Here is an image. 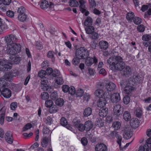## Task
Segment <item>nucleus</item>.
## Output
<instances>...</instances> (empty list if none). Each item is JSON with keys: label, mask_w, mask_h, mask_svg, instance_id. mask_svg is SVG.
<instances>
[{"label": "nucleus", "mask_w": 151, "mask_h": 151, "mask_svg": "<svg viewBox=\"0 0 151 151\" xmlns=\"http://www.w3.org/2000/svg\"><path fill=\"white\" fill-rule=\"evenodd\" d=\"M75 55L80 58L84 59L88 56L89 53L87 49L84 47H81L76 49Z\"/></svg>", "instance_id": "obj_1"}, {"label": "nucleus", "mask_w": 151, "mask_h": 151, "mask_svg": "<svg viewBox=\"0 0 151 151\" xmlns=\"http://www.w3.org/2000/svg\"><path fill=\"white\" fill-rule=\"evenodd\" d=\"M123 61V59L120 56H117L113 57H110L107 60L108 63L114 67L116 64H118Z\"/></svg>", "instance_id": "obj_2"}, {"label": "nucleus", "mask_w": 151, "mask_h": 151, "mask_svg": "<svg viewBox=\"0 0 151 151\" xmlns=\"http://www.w3.org/2000/svg\"><path fill=\"white\" fill-rule=\"evenodd\" d=\"M5 40L7 45H12L17 42V38L15 36L11 34L5 36Z\"/></svg>", "instance_id": "obj_3"}, {"label": "nucleus", "mask_w": 151, "mask_h": 151, "mask_svg": "<svg viewBox=\"0 0 151 151\" xmlns=\"http://www.w3.org/2000/svg\"><path fill=\"white\" fill-rule=\"evenodd\" d=\"M133 135V132L131 131V128L129 127H127L125 128L123 134V136L126 139H129Z\"/></svg>", "instance_id": "obj_4"}, {"label": "nucleus", "mask_w": 151, "mask_h": 151, "mask_svg": "<svg viewBox=\"0 0 151 151\" xmlns=\"http://www.w3.org/2000/svg\"><path fill=\"white\" fill-rule=\"evenodd\" d=\"M11 67L6 63L4 60H0V70L2 71H6L8 69H10Z\"/></svg>", "instance_id": "obj_5"}, {"label": "nucleus", "mask_w": 151, "mask_h": 151, "mask_svg": "<svg viewBox=\"0 0 151 151\" xmlns=\"http://www.w3.org/2000/svg\"><path fill=\"white\" fill-rule=\"evenodd\" d=\"M113 111L114 114L117 116H119L122 114L123 111V108L121 105L118 104L114 106Z\"/></svg>", "instance_id": "obj_6"}, {"label": "nucleus", "mask_w": 151, "mask_h": 151, "mask_svg": "<svg viewBox=\"0 0 151 151\" xmlns=\"http://www.w3.org/2000/svg\"><path fill=\"white\" fill-rule=\"evenodd\" d=\"M9 61L11 64H17L20 61V58L16 55H11L10 57Z\"/></svg>", "instance_id": "obj_7"}, {"label": "nucleus", "mask_w": 151, "mask_h": 151, "mask_svg": "<svg viewBox=\"0 0 151 151\" xmlns=\"http://www.w3.org/2000/svg\"><path fill=\"white\" fill-rule=\"evenodd\" d=\"M97 62V59L95 56L93 57H88L86 59L85 64L87 66L91 65L93 63H96Z\"/></svg>", "instance_id": "obj_8"}, {"label": "nucleus", "mask_w": 151, "mask_h": 151, "mask_svg": "<svg viewBox=\"0 0 151 151\" xmlns=\"http://www.w3.org/2000/svg\"><path fill=\"white\" fill-rule=\"evenodd\" d=\"M111 100L113 103H117L120 100V97L119 93H115L111 95L110 96Z\"/></svg>", "instance_id": "obj_9"}, {"label": "nucleus", "mask_w": 151, "mask_h": 151, "mask_svg": "<svg viewBox=\"0 0 151 151\" xmlns=\"http://www.w3.org/2000/svg\"><path fill=\"white\" fill-rule=\"evenodd\" d=\"M96 151H107V146L104 143L97 144L95 147Z\"/></svg>", "instance_id": "obj_10"}, {"label": "nucleus", "mask_w": 151, "mask_h": 151, "mask_svg": "<svg viewBox=\"0 0 151 151\" xmlns=\"http://www.w3.org/2000/svg\"><path fill=\"white\" fill-rule=\"evenodd\" d=\"M146 143L144 145L142 150L143 151H151V138H148L146 141Z\"/></svg>", "instance_id": "obj_11"}, {"label": "nucleus", "mask_w": 151, "mask_h": 151, "mask_svg": "<svg viewBox=\"0 0 151 151\" xmlns=\"http://www.w3.org/2000/svg\"><path fill=\"white\" fill-rule=\"evenodd\" d=\"M139 122L138 119L133 118L130 120V124L131 126L133 128H136L139 126Z\"/></svg>", "instance_id": "obj_12"}, {"label": "nucleus", "mask_w": 151, "mask_h": 151, "mask_svg": "<svg viewBox=\"0 0 151 151\" xmlns=\"http://www.w3.org/2000/svg\"><path fill=\"white\" fill-rule=\"evenodd\" d=\"M4 97L9 98L11 97V91L9 89L6 87L4 90H2V91L0 93Z\"/></svg>", "instance_id": "obj_13"}, {"label": "nucleus", "mask_w": 151, "mask_h": 151, "mask_svg": "<svg viewBox=\"0 0 151 151\" xmlns=\"http://www.w3.org/2000/svg\"><path fill=\"white\" fill-rule=\"evenodd\" d=\"M48 83V81L47 80L46 77L42 78L41 80V84L42 86H41V88L44 91L48 90L49 87L47 86V84Z\"/></svg>", "instance_id": "obj_14"}, {"label": "nucleus", "mask_w": 151, "mask_h": 151, "mask_svg": "<svg viewBox=\"0 0 151 151\" xmlns=\"http://www.w3.org/2000/svg\"><path fill=\"white\" fill-rule=\"evenodd\" d=\"M4 137L6 141L9 144H12L13 142V138L10 131H8L5 134Z\"/></svg>", "instance_id": "obj_15"}, {"label": "nucleus", "mask_w": 151, "mask_h": 151, "mask_svg": "<svg viewBox=\"0 0 151 151\" xmlns=\"http://www.w3.org/2000/svg\"><path fill=\"white\" fill-rule=\"evenodd\" d=\"M6 52L11 55H15L17 53L16 50H15L12 45H7Z\"/></svg>", "instance_id": "obj_16"}, {"label": "nucleus", "mask_w": 151, "mask_h": 151, "mask_svg": "<svg viewBox=\"0 0 151 151\" xmlns=\"http://www.w3.org/2000/svg\"><path fill=\"white\" fill-rule=\"evenodd\" d=\"M116 88L115 84L112 82L107 83L106 85V89L108 91H111L114 90Z\"/></svg>", "instance_id": "obj_17"}, {"label": "nucleus", "mask_w": 151, "mask_h": 151, "mask_svg": "<svg viewBox=\"0 0 151 151\" xmlns=\"http://www.w3.org/2000/svg\"><path fill=\"white\" fill-rule=\"evenodd\" d=\"M106 97L100 98L97 103L98 106L102 108L104 106L106 103Z\"/></svg>", "instance_id": "obj_18"}, {"label": "nucleus", "mask_w": 151, "mask_h": 151, "mask_svg": "<svg viewBox=\"0 0 151 151\" xmlns=\"http://www.w3.org/2000/svg\"><path fill=\"white\" fill-rule=\"evenodd\" d=\"M99 48L101 50H105L107 49L108 47V43L106 41H101L99 42Z\"/></svg>", "instance_id": "obj_19"}, {"label": "nucleus", "mask_w": 151, "mask_h": 151, "mask_svg": "<svg viewBox=\"0 0 151 151\" xmlns=\"http://www.w3.org/2000/svg\"><path fill=\"white\" fill-rule=\"evenodd\" d=\"M125 66V64L123 61L119 63L118 64H117L114 65V69L117 70H122Z\"/></svg>", "instance_id": "obj_20"}, {"label": "nucleus", "mask_w": 151, "mask_h": 151, "mask_svg": "<svg viewBox=\"0 0 151 151\" xmlns=\"http://www.w3.org/2000/svg\"><path fill=\"white\" fill-rule=\"evenodd\" d=\"M122 73L124 75L128 76L131 74V70L129 66H125V67L122 70Z\"/></svg>", "instance_id": "obj_21"}, {"label": "nucleus", "mask_w": 151, "mask_h": 151, "mask_svg": "<svg viewBox=\"0 0 151 151\" xmlns=\"http://www.w3.org/2000/svg\"><path fill=\"white\" fill-rule=\"evenodd\" d=\"M95 95L96 96L99 98H104L106 97V98H107V97L106 96H105V92L102 90H98L95 91Z\"/></svg>", "instance_id": "obj_22"}, {"label": "nucleus", "mask_w": 151, "mask_h": 151, "mask_svg": "<svg viewBox=\"0 0 151 151\" xmlns=\"http://www.w3.org/2000/svg\"><path fill=\"white\" fill-rule=\"evenodd\" d=\"M5 112V110L4 108H2L0 111V123L1 125L4 124Z\"/></svg>", "instance_id": "obj_23"}, {"label": "nucleus", "mask_w": 151, "mask_h": 151, "mask_svg": "<svg viewBox=\"0 0 151 151\" xmlns=\"http://www.w3.org/2000/svg\"><path fill=\"white\" fill-rule=\"evenodd\" d=\"M85 130L88 131L90 130L93 127V123L91 121H86L84 125Z\"/></svg>", "instance_id": "obj_24"}, {"label": "nucleus", "mask_w": 151, "mask_h": 151, "mask_svg": "<svg viewBox=\"0 0 151 151\" xmlns=\"http://www.w3.org/2000/svg\"><path fill=\"white\" fill-rule=\"evenodd\" d=\"M132 86L127 83L126 86L125 87L124 91L127 94H129L134 90V88Z\"/></svg>", "instance_id": "obj_25"}, {"label": "nucleus", "mask_w": 151, "mask_h": 151, "mask_svg": "<svg viewBox=\"0 0 151 151\" xmlns=\"http://www.w3.org/2000/svg\"><path fill=\"white\" fill-rule=\"evenodd\" d=\"M108 112V110L107 108L105 109L101 108L100 109L99 115L100 116L103 118L107 115Z\"/></svg>", "instance_id": "obj_26"}, {"label": "nucleus", "mask_w": 151, "mask_h": 151, "mask_svg": "<svg viewBox=\"0 0 151 151\" xmlns=\"http://www.w3.org/2000/svg\"><path fill=\"white\" fill-rule=\"evenodd\" d=\"M93 23V19L90 17H88L86 19L84 24L86 27L91 26Z\"/></svg>", "instance_id": "obj_27"}, {"label": "nucleus", "mask_w": 151, "mask_h": 151, "mask_svg": "<svg viewBox=\"0 0 151 151\" xmlns=\"http://www.w3.org/2000/svg\"><path fill=\"white\" fill-rule=\"evenodd\" d=\"M85 30L86 32L88 34H92L95 31V28L92 25L87 26L85 28Z\"/></svg>", "instance_id": "obj_28"}, {"label": "nucleus", "mask_w": 151, "mask_h": 151, "mask_svg": "<svg viewBox=\"0 0 151 151\" xmlns=\"http://www.w3.org/2000/svg\"><path fill=\"white\" fill-rule=\"evenodd\" d=\"M92 109L90 107H87L86 108L83 112V115L87 117L90 116L91 114Z\"/></svg>", "instance_id": "obj_29"}, {"label": "nucleus", "mask_w": 151, "mask_h": 151, "mask_svg": "<svg viewBox=\"0 0 151 151\" xmlns=\"http://www.w3.org/2000/svg\"><path fill=\"white\" fill-rule=\"evenodd\" d=\"M48 142V138L46 137H43L42 139L41 144L42 146L45 147L47 146Z\"/></svg>", "instance_id": "obj_30"}, {"label": "nucleus", "mask_w": 151, "mask_h": 151, "mask_svg": "<svg viewBox=\"0 0 151 151\" xmlns=\"http://www.w3.org/2000/svg\"><path fill=\"white\" fill-rule=\"evenodd\" d=\"M123 117L124 120L126 121H129L131 118L130 113L127 111H124L123 114Z\"/></svg>", "instance_id": "obj_31"}, {"label": "nucleus", "mask_w": 151, "mask_h": 151, "mask_svg": "<svg viewBox=\"0 0 151 151\" xmlns=\"http://www.w3.org/2000/svg\"><path fill=\"white\" fill-rule=\"evenodd\" d=\"M135 116L139 118L142 116V109L140 107H137L134 112Z\"/></svg>", "instance_id": "obj_32"}, {"label": "nucleus", "mask_w": 151, "mask_h": 151, "mask_svg": "<svg viewBox=\"0 0 151 151\" xmlns=\"http://www.w3.org/2000/svg\"><path fill=\"white\" fill-rule=\"evenodd\" d=\"M79 2L80 4L79 6L80 11L83 13L85 11V6L84 4L86 2L83 0H81L79 1Z\"/></svg>", "instance_id": "obj_33"}, {"label": "nucleus", "mask_w": 151, "mask_h": 151, "mask_svg": "<svg viewBox=\"0 0 151 151\" xmlns=\"http://www.w3.org/2000/svg\"><path fill=\"white\" fill-rule=\"evenodd\" d=\"M7 29V25L5 23H3L2 20L0 17V31H3Z\"/></svg>", "instance_id": "obj_34"}, {"label": "nucleus", "mask_w": 151, "mask_h": 151, "mask_svg": "<svg viewBox=\"0 0 151 151\" xmlns=\"http://www.w3.org/2000/svg\"><path fill=\"white\" fill-rule=\"evenodd\" d=\"M49 6L48 2L45 0H43L40 4V7L43 9H45Z\"/></svg>", "instance_id": "obj_35"}, {"label": "nucleus", "mask_w": 151, "mask_h": 151, "mask_svg": "<svg viewBox=\"0 0 151 151\" xmlns=\"http://www.w3.org/2000/svg\"><path fill=\"white\" fill-rule=\"evenodd\" d=\"M121 126V123L118 121L114 122L112 125V127L116 130L119 129Z\"/></svg>", "instance_id": "obj_36"}, {"label": "nucleus", "mask_w": 151, "mask_h": 151, "mask_svg": "<svg viewBox=\"0 0 151 151\" xmlns=\"http://www.w3.org/2000/svg\"><path fill=\"white\" fill-rule=\"evenodd\" d=\"M14 48L16 50V53L20 52L21 50V47L20 45L19 44L16 43H14L12 44Z\"/></svg>", "instance_id": "obj_37"}, {"label": "nucleus", "mask_w": 151, "mask_h": 151, "mask_svg": "<svg viewBox=\"0 0 151 151\" xmlns=\"http://www.w3.org/2000/svg\"><path fill=\"white\" fill-rule=\"evenodd\" d=\"M18 19L22 22L26 21L27 18V15L25 14H19L18 16Z\"/></svg>", "instance_id": "obj_38"}, {"label": "nucleus", "mask_w": 151, "mask_h": 151, "mask_svg": "<svg viewBox=\"0 0 151 151\" xmlns=\"http://www.w3.org/2000/svg\"><path fill=\"white\" fill-rule=\"evenodd\" d=\"M134 17V13L132 12H130L127 13L126 18L128 20L132 21Z\"/></svg>", "instance_id": "obj_39"}, {"label": "nucleus", "mask_w": 151, "mask_h": 151, "mask_svg": "<svg viewBox=\"0 0 151 151\" xmlns=\"http://www.w3.org/2000/svg\"><path fill=\"white\" fill-rule=\"evenodd\" d=\"M58 110V108L56 105H52L50 108L49 111L50 113H52L56 112Z\"/></svg>", "instance_id": "obj_40"}, {"label": "nucleus", "mask_w": 151, "mask_h": 151, "mask_svg": "<svg viewBox=\"0 0 151 151\" xmlns=\"http://www.w3.org/2000/svg\"><path fill=\"white\" fill-rule=\"evenodd\" d=\"M55 103L57 106H62L64 104V101L62 99L60 98L58 99L55 101Z\"/></svg>", "instance_id": "obj_41"}, {"label": "nucleus", "mask_w": 151, "mask_h": 151, "mask_svg": "<svg viewBox=\"0 0 151 151\" xmlns=\"http://www.w3.org/2000/svg\"><path fill=\"white\" fill-rule=\"evenodd\" d=\"M47 57L52 59V62H54L55 60V58L53 52L51 51H49L47 53Z\"/></svg>", "instance_id": "obj_42"}, {"label": "nucleus", "mask_w": 151, "mask_h": 151, "mask_svg": "<svg viewBox=\"0 0 151 151\" xmlns=\"http://www.w3.org/2000/svg\"><path fill=\"white\" fill-rule=\"evenodd\" d=\"M69 5L71 6H78L79 5V4L78 1L75 0H70L69 2Z\"/></svg>", "instance_id": "obj_43"}, {"label": "nucleus", "mask_w": 151, "mask_h": 151, "mask_svg": "<svg viewBox=\"0 0 151 151\" xmlns=\"http://www.w3.org/2000/svg\"><path fill=\"white\" fill-rule=\"evenodd\" d=\"M60 124L62 125L63 126H67V128L68 129H70V127H67V120L65 118L62 117L61 118L60 120Z\"/></svg>", "instance_id": "obj_44"}, {"label": "nucleus", "mask_w": 151, "mask_h": 151, "mask_svg": "<svg viewBox=\"0 0 151 151\" xmlns=\"http://www.w3.org/2000/svg\"><path fill=\"white\" fill-rule=\"evenodd\" d=\"M73 125L75 128H76L81 123V121H80L79 119H78L77 118H75L73 119Z\"/></svg>", "instance_id": "obj_45"}, {"label": "nucleus", "mask_w": 151, "mask_h": 151, "mask_svg": "<svg viewBox=\"0 0 151 151\" xmlns=\"http://www.w3.org/2000/svg\"><path fill=\"white\" fill-rule=\"evenodd\" d=\"M41 97L43 100H46L49 98V95L46 92H44L41 93Z\"/></svg>", "instance_id": "obj_46"}, {"label": "nucleus", "mask_w": 151, "mask_h": 151, "mask_svg": "<svg viewBox=\"0 0 151 151\" xmlns=\"http://www.w3.org/2000/svg\"><path fill=\"white\" fill-rule=\"evenodd\" d=\"M133 76L134 79V82H135V83H134L135 85L138 84L141 82V79L140 77L136 75H134Z\"/></svg>", "instance_id": "obj_47"}, {"label": "nucleus", "mask_w": 151, "mask_h": 151, "mask_svg": "<svg viewBox=\"0 0 151 151\" xmlns=\"http://www.w3.org/2000/svg\"><path fill=\"white\" fill-rule=\"evenodd\" d=\"M84 91L82 89H78L76 92V95L77 97H81L83 95Z\"/></svg>", "instance_id": "obj_48"}, {"label": "nucleus", "mask_w": 151, "mask_h": 151, "mask_svg": "<svg viewBox=\"0 0 151 151\" xmlns=\"http://www.w3.org/2000/svg\"><path fill=\"white\" fill-rule=\"evenodd\" d=\"M116 138L117 139V143L119 144L120 147V150H123V148L121 147V140H122V137L120 135H119H119H117V136L116 137Z\"/></svg>", "instance_id": "obj_49"}, {"label": "nucleus", "mask_w": 151, "mask_h": 151, "mask_svg": "<svg viewBox=\"0 0 151 151\" xmlns=\"http://www.w3.org/2000/svg\"><path fill=\"white\" fill-rule=\"evenodd\" d=\"M38 76L41 78H43L46 76V72L45 70H42L38 72Z\"/></svg>", "instance_id": "obj_50"}, {"label": "nucleus", "mask_w": 151, "mask_h": 151, "mask_svg": "<svg viewBox=\"0 0 151 151\" xmlns=\"http://www.w3.org/2000/svg\"><path fill=\"white\" fill-rule=\"evenodd\" d=\"M81 59H82L80 58L78 56H76V58H74L73 60V64L75 65L78 64L80 62V60Z\"/></svg>", "instance_id": "obj_51"}, {"label": "nucleus", "mask_w": 151, "mask_h": 151, "mask_svg": "<svg viewBox=\"0 0 151 151\" xmlns=\"http://www.w3.org/2000/svg\"><path fill=\"white\" fill-rule=\"evenodd\" d=\"M53 102L52 100H48L46 101L45 103V105L47 107L50 108L53 105Z\"/></svg>", "instance_id": "obj_52"}, {"label": "nucleus", "mask_w": 151, "mask_h": 151, "mask_svg": "<svg viewBox=\"0 0 151 151\" xmlns=\"http://www.w3.org/2000/svg\"><path fill=\"white\" fill-rule=\"evenodd\" d=\"M151 39V36L149 35H145L142 36V40L148 41Z\"/></svg>", "instance_id": "obj_53"}, {"label": "nucleus", "mask_w": 151, "mask_h": 151, "mask_svg": "<svg viewBox=\"0 0 151 151\" xmlns=\"http://www.w3.org/2000/svg\"><path fill=\"white\" fill-rule=\"evenodd\" d=\"M81 132H83L85 130L84 125L82 124H80L76 128Z\"/></svg>", "instance_id": "obj_54"}, {"label": "nucleus", "mask_w": 151, "mask_h": 151, "mask_svg": "<svg viewBox=\"0 0 151 151\" xmlns=\"http://www.w3.org/2000/svg\"><path fill=\"white\" fill-rule=\"evenodd\" d=\"M25 8L22 6H21L20 7L18 8L17 12L19 14H25Z\"/></svg>", "instance_id": "obj_55"}, {"label": "nucleus", "mask_w": 151, "mask_h": 151, "mask_svg": "<svg viewBox=\"0 0 151 151\" xmlns=\"http://www.w3.org/2000/svg\"><path fill=\"white\" fill-rule=\"evenodd\" d=\"M130 100V97L129 96H125L123 99L124 103L126 104H128Z\"/></svg>", "instance_id": "obj_56"}, {"label": "nucleus", "mask_w": 151, "mask_h": 151, "mask_svg": "<svg viewBox=\"0 0 151 151\" xmlns=\"http://www.w3.org/2000/svg\"><path fill=\"white\" fill-rule=\"evenodd\" d=\"M134 81V79L133 76L132 77H130L129 80L128 81V83L129 85L132 86H135V82Z\"/></svg>", "instance_id": "obj_57"}, {"label": "nucleus", "mask_w": 151, "mask_h": 151, "mask_svg": "<svg viewBox=\"0 0 151 151\" xmlns=\"http://www.w3.org/2000/svg\"><path fill=\"white\" fill-rule=\"evenodd\" d=\"M50 97L53 100H55L58 97L57 93L55 92H52L50 95Z\"/></svg>", "instance_id": "obj_58"}, {"label": "nucleus", "mask_w": 151, "mask_h": 151, "mask_svg": "<svg viewBox=\"0 0 151 151\" xmlns=\"http://www.w3.org/2000/svg\"><path fill=\"white\" fill-rule=\"evenodd\" d=\"M133 20L134 23L136 24H140L141 22V19L137 17H134Z\"/></svg>", "instance_id": "obj_59"}, {"label": "nucleus", "mask_w": 151, "mask_h": 151, "mask_svg": "<svg viewBox=\"0 0 151 151\" xmlns=\"http://www.w3.org/2000/svg\"><path fill=\"white\" fill-rule=\"evenodd\" d=\"M70 88L67 85H63L62 87V89L63 91L65 93L68 92Z\"/></svg>", "instance_id": "obj_60"}, {"label": "nucleus", "mask_w": 151, "mask_h": 151, "mask_svg": "<svg viewBox=\"0 0 151 151\" xmlns=\"http://www.w3.org/2000/svg\"><path fill=\"white\" fill-rule=\"evenodd\" d=\"M91 35L89 37L90 38L94 40H96L98 37V34L96 32H94L92 34H91Z\"/></svg>", "instance_id": "obj_61"}, {"label": "nucleus", "mask_w": 151, "mask_h": 151, "mask_svg": "<svg viewBox=\"0 0 151 151\" xmlns=\"http://www.w3.org/2000/svg\"><path fill=\"white\" fill-rule=\"evenodd\" d=\"M68 92L71 95H73L75 94L76 93V90L74 87L73 86L70 87Z\"/></svg>", "instance_id": "obj_62"}, {"label": "nucleus", "mask_w": 151, "mask_h": 151, "mask_svg": "<svg viewBox=\"0 0 151 151\" xmlns=\"http://www.w3.org/2000/svg\"><path fill=\"white\" fill-rule=\"evenodd\" d=\"M10 107L11 110H15L17 107V104L16 102H13L11 103L10 105Z\"/></svg>", "instance_id": "obj_63"}, {"label": "nucleus", "mask_w": 151, "mask_h": 151, "mask_svg": "<svg viewBox=\"0 0 151 151\" xmlns=\"http://www.w3.org/2000/svg\"><path fill=\"white\" fill-rule=\"evenodd\" d=\"M32 124L30 123L27 124L23 128V131H25L30 129L32 127Z\"/></svg>", "instance_id": "obj_64"}]
</instances>
